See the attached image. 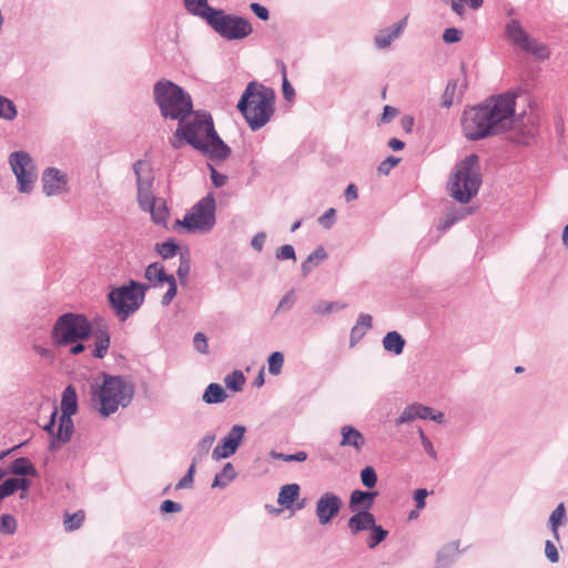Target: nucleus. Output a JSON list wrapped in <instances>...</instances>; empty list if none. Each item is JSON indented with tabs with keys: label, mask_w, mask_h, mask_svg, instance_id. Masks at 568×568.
Returning a JSON list of instances; mask_svg holds the SVG:
<instances>
[{
	"label": "nucleus",
	"mask_w": 568,
	"mask_h": 568,
	"mask_svg": "<svg viewBox=\"0 0 568 568\" xmlns=\"http://www.w3.org/2000/svg\"><path fill=\"white\" fill-rule=\"evenodd\" d=\"M343 506L342 498L334 493L327 491L321 495L316 501L315 514L321 525L329 524Z\"/></svg>",
	"instance_id": "2eb2a0df"
},
{
	"label": "nucleus",
	"mask_w": 568,
	"mask_h": 568,
	"mask_svg": "<svg viewBox=\"0 0 568 568\" xmlns=\"http://www.w3.org/2000/svg\"><path fill=\"white\" fill-rule=\"evenodd\" d=\"M566 523V508L562 503H560L550 514L549 517V526L552 531V535L556 539H559L558 528L559 526Z\"/></svg>",
	"instance_id": "72a5a7b5"
},
{
	"label": "nucleus",
	"mask_w": 568,
	"mask_h": 568,
	"mask_svg": "<svg viewBox=\"0 0 568 568\" xmlns=\"http://www.w3.org/2000/svg\"><path fill=\"white\" fill-rule=\"evenodd\" d=\"M144 276L154 287H158L172 278L173 275L166 274L163 265L159 262H154L148 265Z\"/></svg>",
	"instance_id": "bb28decb"
},
{
	"label": "nucleus",
	"mask_w": 568,
	"mask_h": 568,
	"mask_svg": "<svg viewBox=\"0 0 568 568\" xmlns=\"http://www.w3.org/2000/svg\"><path fill=\"white\" fill-rule=\"evenodd\" d=\"M275 257L277 260H293L296 261L295 250L292 245L285 244L276 250Z\"/></svg>",
	"instance_id": "13d9d810"
},
{
	"label": "nucleus",
	"mask_w": 568,
	"mask_h": 568,
	"mask_svg": "<svg viewBox=\"0 0 568 568\" xmlns=\"http://www.w3.org/2000/svg\"><path fill=\"white\" fill-rule=\"evenodd\" d=\"M18 115V109L12 100L0 94V119L12 121Z\"/></svg>",
	"instance_id": "e433bc0d"
},
{
	"label": "nucleus",
	"mask_w": 568,
	"mask_h": 568,
	"mask_svg": "<svg viewBox=\"0 0 568 568\" xmlns=\"http://www.w3.org/2000/svg\"><path fill=\"white\" fill-rule=\"evenodd\" d=\"M327 258V253L324 247L320 246L314 250L301 265L302 275L307 276L314 266L318 265Z\"/></svg>",
	"instance_id": "7c9ffc66"
},
{
	"label": "nucleus",
	"mask_w": 568,
	"mask_h": 568,
	"mask_svg": "<svg viewBox=\"0 0 568 568\" xmlns=\"http://www.w3.org/2000/svg\"><path fill=\"white\" fill-rule=\"evenodd\" d=\"M373 318L369 314L361 313L355 326L351 329L349 335V344L351 347L355 346L366 334L368 329L372 328Z\"/></svg>",
	"instance_id": "a878e982"
},
{
	"label": "nucleus",
	"mask_w": 568,
	"mask_h": 568,
	"mask_svg": "<svg viewBox=\"0 0 568 568\" xmlns=\"http://www.w3.org/2000/svg\"><path fill=\"white\" fill-rule=\"evenodd\" d=\"M361 481L368 489H372L376 486L377 474L373 466H365L361 470Z\"/></svg>",
	"instance_id": "49530a36"
},
{
	"label": "nucleus",
	"mask_w": 568,
	"mask_h": 568,
	"mask_svg": "<svg viewBox=\"0 0 568 568\" xmlns=\"http://www.w3.org/2000/svg\"><path fill=\"white\" fill-rule=\"evenodd\" d=\"M417 418L429 419L438 424H442L444 422V414L442 412L434 413V409L432 407L417 404Z\"/></svg>",
	"instance_id": "79ce46f5"
},
{
	"label": "nucleus",
	"mask_w": 568,
	"mask_h": 568,
	"mask_svg": "<svg viewBox=\"0 0 568 568\" xmlns=\"http://www.w3.org/2000/svg\"><path fill=\"white\" fill-rule=\"evenodd\" d=\"M298 496H300V486L297 484H287V485H284L281 487L278 497H277V503L282 507L288 509L292 507V505L298 498Z\"/></svg>",
	"instance_id": "c85d7f7f"
},
{
	"label": "nucleus",
	"mask_w": 568,
	"mask_h": 568,
	"mask_svg": "<svg viewBox=\"0 0 568 568\" xmlns=\"http://www.w3.org/2000/svg\"><path fill=\"white\" fill-rule=\"evenodd\" d=\"M215 211V199L209 193L192 206L183 220H176L175 225L184 227L186 233H209L216 223Z\"/></svg>",
	"instance_id": "1a4fd4ad"
},
{
	"label": "nucleus",
	"mask_w": 568,
	"mask_h": 568,
	"mask_svg": "<svg viewBox=\"0 0 568 568\" xmlns=\"http://www.w3.org/2000/svg\"><path fill=\"white\" fill-rule=\"evenodd\" d=\"M237 476L232 463H226L212 481L213 488H225Z\"/></svg>",
	"instance_id": "2f4dec72"
},
{
	"label": "nucleus",
	"mask_w": 568,
	"mask_h": 568,
	"mask_svg": "<svg viewBox=\"0 0 568 568\" xmlns=\"http://www.w3.org/2000/svg\"><path fill=\"white\" fill-rule=\"evenodd\" d=\"M516 98L515 93L508 91L466 109L462 118L465 138L479 141L517 130L523 116L516 114Z\"/></svg>",
	"instance_id": "f257e3e1"
},
{
	"label": "nucleus",
	"mask_w": 568,
	"mask_h": 568,
	"mask_svg": "<svg viewBox=\"0 0 568 568\" xmlns=\"http://www.w3.org/2000/svg\"><path fill=\"white\" fill-rule=\"evenodd\" d=\"M458 87L457 80H449L446 84L444 93L442 95L440 105L445 109H449L453 105L456 90Z\"/></svg>",
	"instance_id": "37998d69"
},
{
	"label": "nucleus",
	"mask_w": 568,
	"mask_h": 568,
	"mask_svg": "<svg viewBox=\"0 0 568 568\" xmlns=\"http://www.w3.org/2000/svg\"><path fill=\"white\" fill-rule=\"evenodd\" d=\"M480 185L479 156L473 153L456 165L454 176L448 183L450 195L465 204L477 195Z\"/></svg>",
	"instance_id": "423d86ee"
},
{
	"label": "nucleus",
	"mask_w": 568,
	"mask_h": 568,
	"mask_svg": "<svg viewBox=\"0 0 568 568\" xmlns=\"http://www.w3.org/2000/svg\"><path fill=\"white\" fill-rule=\"evenodd\" d=\"M145 212H150L152 215V220L156 224L165 225L169 219V210L163 204L162 206L155 207V205L151 210H144Z\"/></svg>",
	"instance_id": "864d4df0"
},
{
	"label": "nucleus",
	"mask_w": 568,
	"mask_h": 568,
	"mask_svg": "<svg viewBox=\"0 0 568 568\" xmlns=\"http://www.w3.org/2000/svg\"><path fill=\"white\" fill-rule=\"evenodd\" d=\"M148 285L131 280L128 284L112 288L108 301L120 321L124 322L135 313L144 302Z\"/></svg>",
	"instance_id": "6e6552de"
},
{
	"label": "nucleus",
	"mask_w": 568,
	"mask_h": 568,
	"mask_svg": "<svg viewBox=\"0 0 568 568\" xmlns=\"http://www.w3.org/2000/svg\"><path fill=\"white\" fill-rule=\"evenodd\" d=\"M102 384L93 390L97 410L102 417L114 414L119 407H126L132 402L135 387L122 375L102 374Z\"/></svg>",
	"instance_id": "20e7f679"
},
{
	"label": "nucleus",
	"mask_w": 568,
	"mask_h": 568,
	"mask_svg": "<svg viewBox=\"0 0 568 568\" xmlns=\"http://www.w3.org/2000/svg\"><path fill=\"white\" fill-rule=\"evenodd\" d=\"M408 17H404L398 21L393 30L384 29L381 30L375 37V44L378 49H385L392 44L394 40L400 37L406 28Z\"/></svg>",
	"instance_id": "412c9836"
},
{
	"label": "nucleus",
	"mask_w": 568,
	"mask_h": 568,
	"mask_svg": "<svg viewBox=\"0 0 568 568\" xmlns=\"http://www.w3.org/2000/svg\"><path fill=\"white\" fill-rule=\"evenodd\" d=\"M252 12L261 20L263 21H266L268 20L270 18V12L267 10V8H265L264 6L257 3V2H253L251 3L250 6Z\"/></svg>",
	"instance_id": "774afa93"
},
{
	"label": "nucleus",
	"mask_w": 568,
	"mask_h": 568,
	"mask_svg": "<svg viewBox=\"0 0 568 568\" xmlns=\"http://www.w3.org/2000/svg\"><path fill=\"white\" fill-rule=\"evenodd\" d=\"M210 172H211V181L215 187L223 186L226 181L227 176L225 174H222L217 172L212 164H207Z\"/></svg>",
	"instance_id": "0e129e2a"
},
{
	"label": "nucleus",
	"mask_w": 568,
	"mask_h": 568,
	"mask_svg": "<svg viewBox=\"0 0 568 568\" xmlns=\"http://www.w3.org/2000/svg\"><path fill=\"white\" fill-rule=\"evenodd\" d=\"M368 531H369V535L367 538V547L369 549L376 548L388 536V531L381 525H377L376 523H375L374 527H372Z\"/></svg>",
	"instance_id": "c9c22d12"
},
{
	"label": "nucleus",
	"mask_w": 568,
	"mask_h": 568,
	"mask_svg": "<svg viewBox=\"0 0 568 568\" xmlns=\"http://www.w3.org/2000/svg\"><path fill=\"white\" fill-rule=\"evenodd\" d=\"M73 432L74 423L72 416L61 414L57 434L53 439H50L49 449L51 452L59 450L63 444H67L71 440Z\"/></svg>",
	"instance_id": "f3484780"
},
{
	"label": "nucleus",
	"mask_w": 568,
	"mask_h": 568,
	"mask_svg": "<svg viewBox=\"0 0 568 568\" xmlns=\"http://www.w3.org/2000/svg\"><path fill=\"white\" fill-rule=\"evenodd\" d=\"M352 513L353 515L347 520V528L353 536L374 527L376 518L371 511L362 510Z\"/></svg>",
	"instance_id": "a211bd4d"
},
{
	"label": "nucleus",
	"mask_w": 568,
	"mask_h": 568,
	"mask_svg": "<svg viewBox=\"0 0 568 568\" xmlns=\"http://www.w3.org/2000/svg\"><path fill=\"white\" fill-rule=\"evenodd\" d=\"M508 39L524 51L531 52L540 58L545 55L546 47L539 44L521 28L518 20H510L505 27Z\"/></svg>",
	"instance_id": "ddd939ff"
},
{
	"label": "nucleus",
	"mask_w": 568,
	"mask_h": 568,
	"mask_svg": "<svg viewBox=\"0 0 568 568\" xmlns=\"http://www.w3.org/2000/svg\"><path fill=\"white\" fill-rule=\"evenodd\" d=\"M268 372L273 376H277L282 372V367L284 364V355L282 352H273L268 358Z\"/></svg>",
	"instance_id": "c03bdc74"
},
{
	"label": "nucleus",
	"mask_w": 568,
	"mask_h": 568,
	"mask_svg": "<svg viewBox=\"0 0 568 568\" xmlns=\"http://www.w3.org/2000/svg\"><path fill=\"white\" fill-rule=\"evenodd\" d=\"M465 216H466L465 210H450L445 214V216L440 221L438 229L442 231H446L450 226H453L456 222L464 219Z\"/></svg>",
	"instance_id": "ea45409f"
},
{
	"label": "nucleus",
	"mask_w": 568,
	"mask_h": 568,
	"mask_svg": "<svg viewBox=\"0 0 568 568\" xmlns=\"http://www.w3.org/2000/svg\"><path fill=\"white\" fill-rule=\"evenodd\" d=\"M184 6L191 14L202 18L207 24L219 10L210 7L207 0H184Z\"/></svg>",
	"instance_id": "5701e85b"
},
{
	"label": "nucleus",
	"mask_w": 568,
	"mask_h": 568,
	"mask_svg": "<svg viewBox=\"0 0 568 568\" xmlns=\"http://www.w3.org/2000/svg\"><path fill=\"white\" fill-rule=\"evenodd\" d=\"M210 20L209 26L226 40H242L253 32L246 18L226 14L222 9Z\"/></svg>",
	"instance_id": "9d476101"
},
{
	"label": "nucleus",
	"mask_w": 568,
	"mask_h": 568,
	"mask_svg": "<svg viewBox=\"0 0 568 568\" xmlns=\"http://www.w3.org/2000/svg\"><path fill=\"white\" fill-rule=\"evenodd\" d=\"M182 510V505L171 499H165L162 501L160 506V511L162 514H173L180 513Z\"/></svg>",
	"instance_id": "680f3d73"
},
{
	"label": "nucleus",
	"mask_w": 568,
	"mask_h": 568,
	"mask_svg": "<svg viewBox=\"0 0 568 568\" xmlns=\"http://www.w3.org/2000/svg\"><path fill=\"white\" fill-rule=\"evenodd\" d=\"M83 520H84V513L82 510H79V511L74 513L73 515L67 514L64 523H63L64 528L68 531L75 530L81 526Z\"/></svg>",
	"instance_id": "603ef678"
},
{
	"label": "nucleus",
	"mask_w": 568,
	"mask_h": 568,
	"mask_svg": "<svg viewBox=\"0 0 568 568\" xmlns=\"http://www.w3.org/2000/svg\"><path fill=\"white\" fill-rule=\"evenodd\" d=\"M92 334L95 339V348L93 356L97 358H103L110 346V334L108 332L106 324L101 320L94 323Z\"/></svg>",
	"instance_id": "aec40b11"
},
{
	"label": "nucleus",
	"mask_w": 568,
	"mask_h": 568,
	"mask_svg": "<svg viewBox=\"0 0 568 568\" xmlns=\"http://www.w3.org/2000/svg\"><path fill=\"white\" fill-rule=\"evenodd\" d=\"M275 92L256 81H251L239 102L237 110L243 115L252 131L263 128L274 114Z\"/></svg>",
	"instance_id": "7ed1b4c3"
},
{
	"label": "nucleus",
	"mask_w": 568,
	"mask_h": 568,
	"mask_svg": "<svg viewBox=\"0 0 568 568\" xmlns=\"http://www.w3.org/2000/svg\"><path fill=\"white\" fill-rule=\"evenodd\" d=\"M193 346L201 354L209 353L207 337L205 334L197 332L193 337Z\"/></svg>",
	"instance_id": "4d7b16f0"
},
{
	"label": "nucleus",
	"mask_w": 568,
	"mask_h": 568,
	"mask_svg": "<svg viewBox=\"0 0 568 568\" xmlns=\"http://www.w3.org/2000/svg\"><path fill=\"white\" fill-rule=\"evenodd\" d=\"M227 395L224 388L217 383H211L205 388L202 399L206 404H220L226 399Z\"/></svg>",
	"instance_id": "473e14b6"
},
{
	"label": "nucleus",
	"mask_w": 568,
	"mask_h": 568,
	"mask_svg": "<svg viewBox=\"0 0 568 568\" xmlns=\"http://www.w3.org/2000/svg\"><path fill=\"white\" fill-rule=\"evenodd\" d=\"M271 456L275 459H281L284 462H305L307 459V454L305 452H297L295 454H283V453H276L272 452Z\"/></svg>",
	"instance_id": "5fc2aeb1"
},
{
	"label": "nucleus",
	"mask_w": 568,
	"mask_h": 568,
	"mask_svg": "<svg viewBox=\"0 0 568 568\" xmlns=\"http://www.w3.org/2000/svg\"><path fill=\"white\" fill-rule=\"evenodd\" d=\"M17 519L10 514H3L0 517V532L4 535H13L17 530Z\"/></svg>",
	"instance_id": "09e8293b"
},
{
	"label": "nucleus",
	"mask_w": 568,
	"mask_h": 568,
	"mask_svg": "<svg viewBox=\"0 0 568 568\" xmlns=\"http://www.w3.org/2000/svg\"><path fill=\"white\" fill-rule=\"evenodd\" d=\"M377 496L378 491L376 490L355 489L351 493L348 507L351 511H369Z\"/></svg>",
	"instance_id": "6ab92c4d"
},
{
	"label": "nucleus",
	"mask_w": 568,
	"mask_h": 568,
	"mask_svg": "<svg viewBox=\"0 0 568 568\" xmlns=\"http://www.w3.org/2000/svg\"><path fill=\"white\" fill-rule=\"evenodd\" d=\"M179 244L172 239L155 245L156 253L164 260H169L175 256L179 252Z\"/></svg>",
	"instance_id": "4c0bfd02"
},
{
	"label": "nucleus",
	"mask_w": 568,
	"mask_h": 568,
	"mask_svg": "<svg viewBox=\"0 0 568 568\" xmlns=\"http://www.w3.org/2000/svg\"><path fill=\"white\" fill-rule=\"evenodd\" d=\"M459 542H450L437 552L434 568H449L459 557Z\"/></svg>",
	"instance_id": "b1692460"
},
{
	"label": "nucleus",
	"mask_w": 568,
	"mask_h": 568,
	"mask_svg": "<svg viewBox=\"0 0 568 568\" xmlns=\"http://www.w3.org/2000/svg\"><path fill=\"white\" fill-rule=\"evenodd\" d=\"M245 433L246 427L244 425H233L226 436L214 447L212 458L220 460L233 456L241 446Z\"/></svg>",
	"instance_id": "4468645a"
},
{
	"label": "nucleus",
	"mask_w": 568,
	"mask_h": 568,
	"mask_svg": "<svg viewBox=\"0 0 568 568\" xmlns=\"http://www.w3.org/2000/svg\"><path fill=\"white\" fill-rule=\"evenodd\" d=\"M180 264L176 271L178 277L182 285L187 283V277L191 271V261L189 253H180Z\"/></svg>",
	"instance_id": "a19ab883"
},
{
	"label": "nucleus",
	"mask_w": 568,
	"mask_h": 568,
	"mask_svg": "<svg viewBox=\"0 0 568 568\" xmlns=\"http://www.w3.org/2000/svg\"><path fill=\"white\" fill-rule=\"evenodd\" d=\"M225 385L233 392H241L245 384V376L241 371H234L224 378Z\"/></svg>",
	"instance_id": "58836bf2"
},
{
	"label": "nucleus",
	"mask_w": 568,
	"mask_h": 568,
	"mask_svg": "<svg viewBox=\"0 0 568 568\" xmlns=\"http://www.w3.org/2000/svg\"><path fill=\"white\" fill-rule=\"evenodd\" d=\"M132 170L136 179L139 205L142 210H151L155 201L152 191L154 182L153 172L142 160L135 161Z\"/></svg>",
	"instance_id": "f8f14e48"
},
{
	"label": "nucleus",
	"mask_w": 568,
	"mask_h": 568,
	"mask_svg": "<svg viewBox=\"0 0 568 568\" xmlns=\"http://www.w3.org/2000/svg\"><path fill=\"white\" fill-rule=\"evenodd\" d=\"M346 307L345 303L341 302H327V301H318L312 306L313 313L317 315H329L331 313L338 312Z\"/></svg>",
	"instance_id": "f704fd0d"
},
{
	"label": "nucleus",
	"mask_w": 568,
	"mask_h": 568,
	"mask_svg": "<svg viewBox=\"0 0 568 568\" xmlns=\"http://www.w3.org/2000/svg\"><path fill=\"white\" fill-rule=\"evenodd\" d=\"M336 210L331 207L318 217V223L326 230H329L335 223Z\"/></svg>",
	"instance_id": "bf43d9fd"
},
{
	"label": "nucleus",
	"mask_w": 568,
	"mask_h": 568,
	"mask_svg": "<svg viewBox=\"0 0 568 568\" xmlns=\"http://www.w3.org/2000/svg\"><path fill=\"white\" fill-rule=\"evenodd\" d=\"M68 175L55 168H48L42 173V186L47 196L63 193L67 189Z\"/></svg>",
	"instance_id": "dca6fc26"
},
{
	"label": "nucleus",
	"mask_w": 568,
	"mask_h": 568,
	"mask_svg": "<svg viewBox=\"0 0 568 568\" xmlns=\"http://www.w3.org/2000/svg\"><path fill=\"white\" fill-rule=\"evenodd\" d=\"M195 467H196V458L194 457L186 474L178 481V484L175 486L176 489L191 488L193 486Z\"/></svg>",
	"instance_id": "3c124183"
},
{
	"label": "nucleus",
	"mask_w": 568,
	"mask_h": 568,
	"mask_svg": "<svg viewBox=\"0 0 568 568\" xmlns=\"http://www.w3.org/2000/svg\"><path fill=\"white\" fill-rule=\"evenodd\" d=\"M296 303V292L294 288L287 291L284 296L280 300L275 313L288 312Z\"/></svg>",
	"instance_id": "a18cd8bd"
},
{
	"label": "nucleus",
	"mask_w": 568,
	"mask_h": 568,
	"mask_svg": "<svg viewBox=\"0 0 568 568\" xmlns=\"http://www.w3.org/2000/svg\"><path fill=\"white\" fill-rule=\"evenodd\" d=\"M415 419H417V403L406 406L402 414L396 418L395 424L396 426H400Z\"/></svg>",
	"instance_id": "de8ad7c7"
},
{
	"label": "nucleus",
	"mask_w": 568,
	"mask_h": 568,
	"mask_svg": "<svg viewBox=\"0 0 568 568\" xmlns=\"http://www.w3.org/2000/svg\"><path fill=\"white\" fill-rule=\"evenodd\" d=\"M165 283L169 284V288H168L166 293L162 296V300H161V304L163 306L170 305V303L172 302V300L175 297V295L178 293V286H176V281H175L174 276H172V278H170Z\"/></svg>",
	"instance_id": "6e6d98bb"
},
{
	"label": "nucleus",
	"mask_w": 568,
	"mask_h": 568,
	"mask_svg": "<svg viewBox=\"0 0 568 568\" xmlns=\"http://www.w3.org/2000/svg\"><path fill=\"white\" fill-rule=\"evenodd\" d=\"M78 412V395L72 385H68L61 398V414L73 416Z\"/></svg>",
	"instance_id": "cd10ccee"
},
{
	"label": "nucleus",
	"mask_w": 568,
	"mask_h": 568,
	"mask_svg": "<svg viewBox=\"0 0 568 568\" xmlns=\"http://www.w3.org/2000/svg\"><path fill=\"white\" fill-rule=\"evenodd\" d=\"M181 141H185L212 161H224L232 153L231 148L217 134L212 115L207 112L197 111L191 121L179 122L171 145L180 149Z\"/></svg>",
	"instance_id": "f03ea898"
},
{
	"label": "nucleus",
	"mask_w": 568,
	"mask_h": 568,
	"mask_svg": "<svg viewBox=\"0 0 568 568\" xmlns=\"http://www.w3.org/2000/svg\"><path fill=\"white\" fill-rule=\"evenodd\" d=\"M8 474L14 476L38 477V470L28 457L16 458L7 468Z\"/></svg>",
	"instance_id": "393cba45"
},
{
	"label": "nucleus",
	"mask_w": 568,
	"mask_h": 568,
	"mask_svg": "<svg viewBox=\"0 0 568 568\" xmlns=\"http://www.w3.org/2000/svg\"><path fill=\"white\" fill-rule=\"evenodd\" d=\"M215 440L214 434H206L204 437L200 439V442L196 444V459L203 458L212 447L213 443Z\"/></svg>",
	"instance_id": "8fccbe9b"
},
{
	"label": "nucleus",
	"mask_w": 568,
	"mask_h": 568,
	"mask_svg": "<svg viewBox=\"0 0 568 568\" xmlns=\"http://www.w3.org/2000/svg\"><path fill=\"white\" fill-rule=\"evenodd\" d=\"M462 31L457 28H447L443 33V41L445 43L452 44L460 41Z\"/></svg>",
	"instance_id": "052dcab7"
},
{
	"label": "nucleus",
	"mask_w": 568,
	"mask_h": 568,
	"mask_svg": "<svg viewBox=\"0 0 568 568\" xmlns=\"http://www.w3.org/2000/svg\"><path fill=\"white\" fill-rule=\"evenodd\" d=\"M399 162V159L398 158H395V156H388L386 158L384 161L381 162V164L378 165L377 170H378V173L381 174H384V175H387L390 170L397 165V163Z\"/></svg>",
	"instance_id": "e2e57ef3"
},
{
	"label": "nucleus",
	"mask_w": 568,
	"mask_h": 568,
	"mask_svg": "<svg viewBox=\"0 0 568 568\" xmlns=\"http://www.w3.org/2000/svg\"><path fill=\"white\" fill-rule=\"evenodd\" d=\"M14 493H16V489H14V487H13V485H12L11 479H10V478L4 479V480L0 484V503H1L4 498H7V497H9V496L13 495Z\"/></svg>",
	"instance_id": "338daca9"
},
{
	"label": "nucleus",
	"mask_w": 568,
	"mask_h": 568,
	"mask_svg": "<svg viewBox=\"0 0 568 568\" xmlns=\"http://www.w3.org/2000/svg\"><path fill=\"white\" fill-rule=\"evenodd\" d=\"M404 337L396 331L388 332L383 338V346L385 351L392 352L395 355H400L405 347Z\"/></svg>",
	"instance_id": "c756f323"
},
{
	"label": "nucleus",
	"mask_w": 568,
	"mask_h": 568,
	"mask_svg": "<svg viewBox=\"0 0 568 568\" xmlns=\"http://www.w3.org/2000/svg\"><path fill=\"white\" fill-rule=\"evenodd\" d=\"M8 162L17 178L19 192L30 193L37 178L30 154L26 151H14L9 155Z\"/></svg>",
	"instance_id": "9b49d317"
},
{
	"label": "nucleus",
	"mask_w": 568,
	"mask_h": 568,
	"mask_svg": "<svg viewBox=\"0 0 568 568\" xmlns=\"http://www.w3.org/2000/svg\"><path fill=\"white\" fill-rule=\"evenodd\" d=\"M342 439L339 445L342 447H352L356 452H361L365 445L363 434L352 425H345L341 428Z\"/></svg>",
	"instance_id": "4be33fe9"
},
{
	"label": "nucleus",
	"mask_w": 568,
	"mask_h": 568,
	"mask_svg": "<svg viewBox=\"0 0 568 568\" xmlns=\"http://www.w3.org/2000/svg\"><path fill=\"white\" fill-rule=\"evenodd\" d=\"M92 331L93 325L85 315L68 312L54 322L51 339L57 347L68 346L88 339Z\"/></svg>",
	"instance_id": "0eeeda50"
},
{
	"label": "nucleus",
	"mask_w": 568,
	"mask_h": 568,
	"mask_svg": "<svg viewBox=\"0 0 568 568\" xmlns=\"http://www.w3.org/2000/svg\"><path fill=\"white\" fill-rule=\"evenodd\" d=\"M545 555L550 562H558L559 560L557 547L551 540H547L545 544Z\"/></svg>",
	"instance_id": "69168bd1"
},
{
	"label": "nucleus",
	"mask_w": 568,
	"mask_h": 568,
	"mask_svg": "<svg viewBox=\"0 0 568 568\" xmlns=\"http://www.w3.org/2000/svg\"><path fill=\"white\" fill-rule=\"evenodd\" d=\"M153 100L164 119L184 122L194 113L191 95L182 87L166 79L154 83Z\"/></svg>",
	"instance_id": "39448f33"
}]
</instances>
